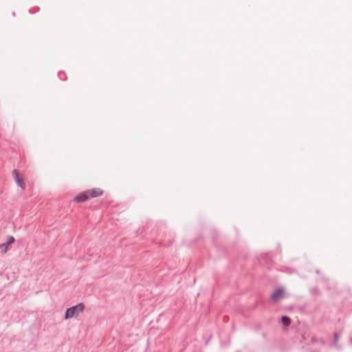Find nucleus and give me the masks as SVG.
Wrapping results in <instances>:
<instances>
[{
	"label": "nucleus",
	"instance_id": "nucleus-3",
	"mask_svg": "<svg viewBox=\"0 0 352 352\" xmlns=\"http://www.w3.org/2000/svg\"><path fill=\"white\" fill-rule=\"evenodd\" d=\"M12 175L17 185L24 190L25 188V184L23 178L20 176L19 173L16 170H14L12 171Z\"/></svg>",
	"mask_w": 352,
	"mask_h": 352
},
{
	"label": "nucleus",
	"instance_id": "nucleus-4",
	"mask_svg": "<svg viewBox=\"0 0 352 352\" xmlns=\"http://www.w3.org/2000/svg\"><path fill=\"white\" fill-rule=\"evenodd\" d=\"M87 191L89 195V199L102 196L104 192L103 190L100 188L88 189Z\"/></svg>",
	"mask_w": 352,
	"mask_h": 352
},
{
	"label": "nucleus",
	"instance_id": "nucleus-8",
	"mask_svg": "<svg viewBox=\"0 0 352 352\" xmlns=\"http://www.w3.org/2000/svg\"><path fill=\"white\" fill-rule=\"evenodd\" d=\"M14 241H15V239H14V238L13 236H8V241L7 243H8L9 245H10V244L14 243Z\"/></svg>",
	"mask_w": 352,
	"mask_h": 352
},
{
	"label": "nucleus",
	"instance_id": "nucleus-6",
	"mask_svg": "<svg viewBox=\"0 0 352 352\" xmlns=\"http://www.w3.org/2000/svg\"><path fill=\"white\" fill-rule=\"evenodd\" d=\"M9 245L7 243L0 245V250L3 253H6L8 250Z\"/></svg>",
	"mask_w": 352,
	"mask_h": 352
},
{
	"label": "nucleus",
	"instance_id": "nucleus-2",
	"mask_svg": "<svg viewBox=\"0 0 352 352\" xmlns=\"http://www.w3.org/2000/svg\"><path fill=\"white\" fill-rule=\"evenodd\" d=\"M285 297V292L283 288L276 289L271 295V299L276 302Z\"/></svg>",
	"mask_w": 352,
	"mask_h": 352
},
{
	"label": "nucleus",
	"instance_id": "nucleus-5",
	"mask_svg": "<svg viewBox=\"0 0 352 352\" xmlns=\"http://www.w3.org/2000/svg\"><path fill=\"white\" fill-rule=\"evenodd\" d=\"M88 199H89V197L87 193V191L86 190L85 192H80V194H78L76 197H75L74 198L73 201L74 202L82 203V202H85V201H87Z\"/></svg>",
	"mask_w": 352,
	"mask_h": 352
},
{
	"label": "nucleus",
	"instance_id": "nucleus-7",
	"mask_svg": "<svg viewBox=\"0 0 352 352\" xmlns=\"http://www.w3.org/2000/svg\"><path fill=\"white\" fill-rule=\"evenodd\" d=\"M281 320L283 324L285 326H289L290 324V319L287 316H283Z\"/></svg>",
	"mask_w": 352,
	"mask_h": 352
},
{
	"label": "nucleus",
	"instance_id": "nucleus-1",
	"mask_svg": "<svg viewBox=\"0 0 352 352\" xmlns=\"http://www.w3.org/2000/svg\"><path fill=\"white\" fill-rule=\"evenodd\" d=\"M85 305L79 303L67 309L65 319H69L73 317H77L80 313L82 312L85 309Z\"/></svg>",
	"mask_w": 352,
	"mask_h": 352
}]
</instances>
